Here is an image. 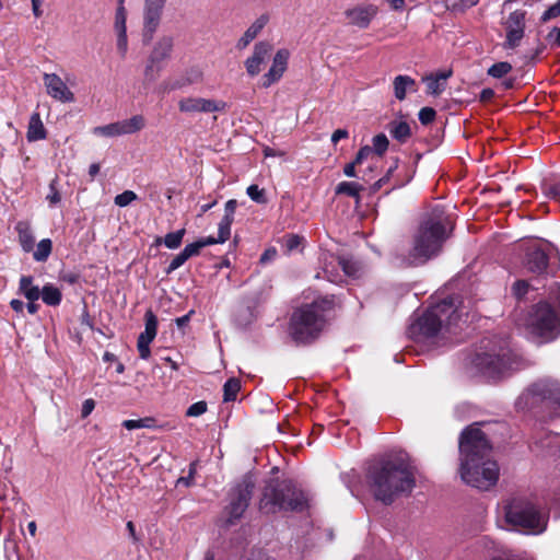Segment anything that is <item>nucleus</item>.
<instances>
[{"label": "nucleus", "instance_id": "nucleus-18", "mask_svg": "<svg viewBox=\"0 0 560 560\" xmlns=\"http://www.w3.org/2000/svg\"><path fill=\"white\" fill-rule=\"evenodd\" d=\"M378 13V8L375 4H357L347 9L343 14L349 25L357 26L365 30L370 26L371 22Z\"/></svg>", "mask_w": 560, "mask_h": 560}, {"label": "nucleus", "instance_id": "nucleus-9", "mask_svg": "<svg viewBox=\"0 0 560 560\" xmlns=\"http://www.w3.org/2000/svg\"><path fill=\"white\" fill-rule=\"evenodd\" d=\"M523 326L533 337L552 341L560 335V315L551 304L539 302L525 315Z\"/></svg>", "mask_w": 560, "mask_h": 560}, {"label": "nucleus", "instance_id": "nucleus-64", "mask_svg": "<svg viewBox=\"0 0 560 560\" xmlns=\"http://www.w3.org/2000/svg\"><path fill=\"white\" fill-rule=\"evenodd\" d=\"M493 96H494V91L490 88H487L480 92L479 98L481 102L487 103V102L491 101L493 98Z\"/></svg>", "mask_w": 560, "mask_h": 560}, {"label": "nucleus", "instance_id": "nucleus-42", "mask_svg": "<svg viewBox=\"0 0 560 560\" xmlns=\"http://www.w3.org/2000/svg\"><path fill=\"white\" fill-rule=\"evenodd\" d=\"M154 420L152 418H142L138 420H125L122 427L127 430H136L141 428H152Z\"/></svg>", "mask_w": 560, "mask_h": 560}, {"label": "nucleus", "instance_id": "nucleus-4", "mask_svg": "<svg viewBox=\"0 0 560 560\" xmlns=\"http://www.w3.org/2000/svg\"><path fill=\"white\" fill-rule=\"evenodd\" d=\"M452 230L453 223L447 215L435 211L431 213L420 224L413 237V246L408 256L402 257V264L406 266L422 265L439 255Z\"/></svg>", "mask_w": 560, "mask_h": 560}, {"label": "nucleus", "instance_id": "nucleus-44", "mask_svg": "<svg viewBox=\"0 0 560 560\" xmlns=\"http://www.w3.org/2000/svg\"><path fill=\"white\" fill-rule=\"evenodd\" d=\"M138 199V196L135 191L132 190H125L124 192L117 195L114 199V202L116 206L118 207H127L129 206L132 201L137 200Z\"/></svg>", "mask_w": 560, "mask_h": 560}, {"label": "nucleus", "instance_id": "nucleus-23", "mask_svg": "<svg viewBox=\"0 0 560 560\" xmlns=\"http://www.w3.org/2000/svg\"><path fill=\"white\" fill-rule=\"evenodd\" d=\"M15 231L22 249L26 253L32 252L35 246V238L31 224L26 221H19L15 225Z\"/></svg>", "mask_w": 560, "mask_h": 560}, {"label": "nucleus", "instance_id": "nucleus-30", "mask_svg": "<svg viewBox=\"0 0 560 560\" xmlns=\"http://www.w3.org/2000/svg\"><path fill=\"white\" fill-rule=\"evenodd\" d=\"M331 264H337V266H340V269L342 270L345 276L353 278L359 276L360 265L351 258L331 256Z\"/></svg>", "mask_w": 560, "mask_h": 560}, {"label": "nucleus", "instance_id": "nucleus-41", "mask_svg": "<svg viewBox=\"0 0 560 560\" xmlns=\"http://www.w3.org/2000/svg\"><path fill=\"white\" fill-rule=\"evenodd\" d=\"M373 147L372 152H375L377 155H383L388 149V139L384 133H378L372 139Z\"/></svg>", "mask_w": 560, "mask_h": 560}, {"label": "nucleus", "instance_id": "nucleus-27", "mask_svg": "<svg viewBox=\"0 0 560 560\" xmlns=\"http://www.w3.org/2000/svg\"><path fill=\"white\" fill-rule=\"evenodd\" d=\"M390 136L397 141L405 143L411 136L410 126L402 120H393L388 124Z\"/></svg>", "mask_w": 560, "mask_h": 560}, {"label": "nucleus", "instance_id": "nucleus-58", "mask_svg": "<svg viewBox=\"0 0 560 560\" xmlns=\"http://www.w3.org/2000/svg\"><path fill=\"white\" fill-rule=\"evenodd\" d=\"M236 207H237V201L235 199H231V200L226 201L223 218L234 220Z\"/></svg>", "mask_w": 560, "mask_h": 560}, {"label": "nucleus", "instance_id": "nucleus-31", "mask_svg": "<svg viewBox=\"0 0 560 560\" xmlns=\"http://www.w3.org/2000/svg\"><path fill=\"white\" fill-rule=\"evenodd\" d=\"M363 190V186L354 182H341L336 187L337 195H347L355 198L357 202L360 201V191Z\"/></svg>", "mask_w": 560, "mask_h": 560}, {"label": "nucleus", "instance_id": "nucleus-13", "mask_svg": "<svg viewBox=\"0 0 560 560\" xmlns=\"http://www.w3.org/2000/svg\"><path fill=\"white\" fill-rule=\"evenodd\" d=\"M145 126V119L142 115H135L129 119L112 122L105 126H97L93 128V133L103 137H119L124 135H131L140 131Z\"/></svg>", "mask_w": 560, "mask_h": 560}, {"label": "nucleus", "instance_id": "nucleus-12", "mask_svg": "<svg viewBox=\"0 0 560 560\" xmlns=\"http://www.w3.org/2000/svg\"><path fill=\"white\" fill-rule=\"evenodd\" d=\"M254 487V482L246 478L232 490L230 503L226 506L230 523L244 514L252 499Z\"/></svg>", "mask_w": 560, "mask_h": 560}, {"label": "nucleus", "instance_id": "nucleus-15", "mask_svg": "<svg viewBox=\"0 0 560 560\" xmlns=\"http://www.w3.org/2000/svg\"><path fill=\"white\" fill-rule=\"evenodd\" d=\"M226 107L225 102L203 98V97H184L178 102V109L186 114L214 113L223 112Z\"/></svg>", "mask_w": 560, "mask_h": 560}, {"label": "nucleus", "instance_id": "nucleus-33", "mask_svg": "<svg viewBox=\"0 0 560 560\" xmlns=\"http://www.w3.org/2000/svg\"><path fill=\"white\" fill-rule=\"evenodd\" d=\"M331 256H334V255L332 254L325 255L324 264H323V271L330 282L337 283L342 280L341 276L339 273L340 266H337V264H331Z\"/></svg>", "mask_w": 560, "mask_h": 560}, {"label": "nucleus", "instance_id": "nucleus-24", "mask_svg": "<svg viewBox=\"0 0 560 560\" xmlns=\"http://www.w3.org/2000/svg\"><path fill=\"white\" fill-rule=\"evenodd\" d=\"M172 50L173 38L164 36L156 42L149 58H151L152 62L161 63L165 59L170 58Z\"/></svg>", "mask_w": 560, "mask_h": 560}, {"label": "nucleus", "instance_id": "nucleus-35", "mask_svg": "<svg viewBox=\"0 0 560 560\" xmlns=\"http://www.w3.org/2000/svg\"><path fill=\"white\" fill-rule=\"evenodd\" d=\"M240 389H241L240 381L237 378H229L223 386L224 401L235 400Z\"/></svg>", "mask_w": 560, "mask_h": 560}, {"label": "nucleus", "instance_id": "nucleus-22", "mask_svg": "<svg viewBox=\"0 0 560 560\" xmlns=\"http://www.w3.org/2000/svg\"><path fill=\"white\" fill-rule=\"evenodd\" d=\"M268 21L269 16L267 14H262L257 18L237 40L236 48L238 50L245 49L258 36L267 25Z\"/></svg>", "mask_w": 560, "mask_h": 560}, {"label": "nucleus", "instance_id": "nucleus-40", "mask_svg": "<svg viewBox=\"0 0 560 560\" xmlns=\"http://www.w3.org/2000/svg\"><path fill=\"white\" fill-rule=\"evenodd\" d=\"M247 196L259 205H265L268 202L266 190L259 188L257 185H250L246 189Z\"/></svg>", "mask_w": 560, "mask_h": 560}, {"label": "nucleus", "instance_id": "nucleus-32", "mask_svg": "<svg viewBox=\"0 0 560 560\" xmlns=\"http://www.w3.org/2000/svg\"><path fill=\"white\" fill-rule=\"evenodd\" d=\"M145 327L144 331L139 335V337H144V339L154 340L158 332V318L155 314L148 310L144 314Z\"/></svg>", "mask_w": 560, "mask_h": 560}, {"label": "nucleus", "instance_id": "nucleus-47", "mask_svg": "<svg viewBox=\"0 0 560 560\" xmlns=\"http://www.w3.org/2000/svg\"><path fill=\"white\" fill-rule=\"evenodd\" d=\"M153 340L144 339V337H138L137 348L139 357L143 360H148L151 355L150 343Z\"/></svg>", "mask_w": 560, "mask_h": 560}, {"label": "nucleus", "instance_id": "nucleus-16", "mask_svg": "<svg viewBox=\"0 0 560 560\" xmlns=\"http://www.w3.org/2000/svg\"><path fill=\"white\" fill-rule=\"evenodd\" d=\"M166 0H145L144 22H143V40L150 43L155 31L160 25L163 8Z\"/></svg>", "mask_w": 560, "mask_h": 560}, {"label": "nucleus", "instance_id": "nucleus-54", "mask_svg": "<svg viewBox=\"0 0 560 560\" xmlns=\"http://www.w3.org/2000/svg\"><path fill=\"white\" fill-rule=\"evenodd\" d=\"M560 16V0L549 7L541 15V22H547L551 19Z\"/></svg>", "mask_w": 560, "mask_h": 560}, {"label": "nucleus", "instance_id": "nucleus-43", "mask_svg": "<svg viewBox=\"0 0 560 560\" xmlns=\"http://www.w3.org/2000/svg\"><path fill=\"white\" fill-rule=\"evenodd\" d=\"M234 220L222 218L219 223L218 231V241H222L223 243L230 238L231 235V225Z\"/></svg>", "mask_w": 560, "mask_h": 560}, {"label": "nucleus", "instance_id": "nucleus-49", "mask_svg": "<svg viewBox=\"0 0 560 560\" xmlns=\"http://www.w3.org/2000/svg\"><path fill=\"white\" fill-rule=\"evenodd\" d=\"M528 289L529 284L526 280H517L512 287V292L516 299L521 300L526 295Z\"/></svg>", "mask_w": 560, "mask_h": 560}, {"label": "nucleus", "instance_id": "nucleus-63", "mask_svg": "<svg viewBox=\"0 0 560 560\" xmlns=\"http://www.w3.org/2000/svg\"><path fill=\"white\" fill-rule=\"evenodd\" d=\"M195 313L194 310L189 311L186 315L182 316V317H177L175 319V323L177 325L178 328H184L185 326L188 325L189 320H190V317L191 315Z\"/></svg>", "mask_w": 560, "mask_h": 560}, {"label": "nucleus", "instance_id": "nucleus-46", "mask_svg": "<svg viewBox=\"0 0 560 560\" xmlns=\"http://www.w3.org/2000/svg\"><path fill=\"white\" fill-rule=\"evenodd\" d=\"M303 237L296 234H288L283 237V245L288 253L295 250L302 243Z\"/></svg>", "mask_w": 560, "mask_h": 560}, {"label": "nucleus", "instance_id": "nucleus-55", "mask_svg": "<svg viewBox=\"0 0 560 560\" xmlns=\"http://www.w3.org/2000/svg\"><path fill=\"white\" fill-rule=\"evenodd\" d=\"M201 248H202V244H200V242L198 240V241H196L194 243H190V244L186 245L184 247L183 252L185 253V255L189 259L190 257L199 255Z\"/></svg>", "mask_w": 560, "mask_h": 560}, {"label": "nucleus", "instance_id": "nucleus-51", "mask_svg": "<svg viewBox=\"0 0 560 560\" xmlns=\"http://www.w3.org/2000/svg\"><path fill=\"white\" fill-rule=\"evenodd\" d=\"M188 260L185 253L182 250L178 255H176L172 261L170 262L168 267L166 268L165 272L167 275H171L173 271L178 269L180 266H183Z\"/></svg>", "mask_w": 560, "mask_h": 560}, {"label": "nucleus", "instance_id": "nucleus-60", "mask_svg": "<svg viewBox=\"0 0 560 560\" xmlns=\"http://www.w3.org/2000/svg\"><path fill=\"white\" fill-rule=\"evenodd\" d=\"M372 154V148L369 145L362 147L354 159L355 163L361 164L365 159Z\"/></svg>", "mask_w": 560, "mask_h": 560}, {"label": "nucleus", "instance_id": "nucleus-50", "mask_svg": "<svg viewBox=\"0 0 560 560\" xmlns=\"http://www.w3.org/2000/svg\"><path fill=\"white\" fill-rule=\"evenodd\" d=\"M436 116V112L432 107H423L418 114V118L422 125L431 124Z\"/></svg>", "mask_w": 560, "mask_h": 560}, {"label": "nucleus", "instance_id": "nucleus-26", "mask_svg": "<svg viewBox=\"0 0 560 560\" xmlns=\"http://www.w3.org/2000/svg\"><path fill=\"white\" fill-rule=\"evenodd\" d=\"M394 95L398 101H404L408 90L415 91L416 81L409 75L399 74L393 81Z\"/></svg>", "mask_w": 560, "mask_h": 560}, {"label": "nucleus", "instance_id": "nucleus-29", "mask_svg": "<svg viewBox=\"0 0 560 560\" xmlns=\"http://www.w3.org/2000/svg\"><path fill=\"white\" fill-rule=\"evenodd\" d=\"M43 302L48 306H58L62 300L61 291L52 283H46L39 289Z\"/></svg>", "mask_w": 560, "mask_h": 560}, {"label": "nucleus", "instance_id": "nucleus-7", "mask_svg": "<svg viewBox=\"0 0 560 560\" xmlns=\"http://www.w3.org/2000/svg\"><path fill=\"white\" fill-rule=\"evenodd\" d=\"M504 520L511 529L525 534H541L548 523V514L533 501L515 497L503 505Z\"/></svg>", "mask_w": 560, "mask_h": 560}, {"label": "nucleus", "instance_id": "nucleus-62", "mask_svg": "<svg viewBox=\"0 0 560 560\" xmlns=\"http://www.w3.org/2000/svg\"><path fill=\"white\" fill-rule=\"evenodd\" d=\"M349 137V133L346 129H337L331 135V142L334 144H337L339 140L347 139Z\"/></svg>", "mask_w": 560, "mask_h": 560}, {"label": "nucleus", "instance_id": "nucleus-38", "mask_svg": "<svg viewBox=\"0 0 560 560\" xmlns=\"http://www.w3.org/2000/svg\"><path fill=\"white\" fill-rule=\"evenodd\" d=\"M185 229H180L176 232L167 233L164 237V245L170 249H176L180 246L183 237L185 235Z\"/></svg>", "mask_w": 560, "mask_h": 560}, {"label": "nucleus", "instance_id": "nucleus-48", "mask_svg": "<svg viewBox=\"0 0 560 560\" xmlns=\"http://www.w3.org/2000/svg\"><path fill=\"white\" fill-rule=\"evenodd\" d=\"M197 472V462H192L189 465L188 475L185 477H179L177 479V486L183 485L185 487H190L194 485L195 475Z\"/></svg>", "mask_w": 560, "mask_h": 560}, {"label": "nucleus", "instance_id": "nucleus-39", "mask_svg": "<svg viewBox=\"0 0 560 560\" xmlns=\"http://www.w3.org/2000/svg\"><path fill=\"white\" fill-rule=\"evenodd\" d=\"M124 1L125 0L118 1V8L116 10L115 25H114L116 32L127 31V27H126L127 11L124 5Z\"/></svg>", "mask_w": 560, "mask_h": 560}, {"label": "nucleus", "instance_id": "nucleus-21", "mask_svg": "<svg viewBox=\"0 0 560 560\" xmlns=\"http://www.w3.org/2000/svg\"><path fill=\"white\" fill-rule=\"evenodd\" d=\"M19 290L28 301L26 307L30 314H36L39 310V305L36 301L40 296V291L38 285L34 284V279L32 276H22L19 282Z\"/></svg>", "mask_w": 560, "mask_h": 560}, {"label": "nucleus", "instance_id": "nucleus-10", "mask_svg": "<svg viewBox=\"0 0 560 560\" xmlns=\"http://www.w3.org/2000/svg\"><path fill=\"white\" fill-rule=\"evenodd\" d=\"M517 404L527 408L545 404L555 417H560V384L555 380H539L520 396Z\"/></svg>", "mask_w": 560, "mask_h": 560}, {"label": "nucleus", "instance_id": "nucleus-20", "mask_svg": "<svg viewBox=\"0 0 560 560\" xmlns=\"http://www.w3.org/2000/svg\"><path fill=\"white\" fill-rule=\"evenodd\" d=\"M289 58L290 51L285 48L275 54L270 69L262 75V88L267 89L280 81L288 69Z\"/></svg>", "mask_w": 560, "mask_h": 560}, {"label": "nucleus", "instance_id": "nucleus-61", "mask_svg": "<svg viewBox=\"0 0 560 560\" xmlns=\"http://www.w3.org/2000/svg\"><path fill=\"white\" fill-rule=\"evenodd\" d=\"M50 194L47 195V200L49 201L50 205H57L58 202H60L61 200V197H60V194L59 191L56 189L55 187V184L51 183L50 186Z\"/></svg>", "mask_w": 560, "mask_h": 560}, {"label": "nucleus", "instance_id": "nucleus-34", "mask_svg": "<svg viewBox=\"0 0 560 560\" xmlns=\"http://www.w3.org/2000/svg\"><path fill=\"white\" fill-rule=\"evenodd\" d=\"M52 243L49 238L42 240L37 245L36 249L33 253V258L36 261H46L51 254Z\"/></svg>", "mask_w": 560, "mask_h": 560}, {"label": "nucleus", "instance_id": "nucleus-6", "mask_svg": "<svg viewBox=\"0 0 560 560\" xmlns=\"http://www.w3.org/2000/svg\"><path fill=\"white\" fill-rule=\"evenodd\" d=\"M308 506L306 493L292 480L272 479L264 488L259 509L264 513L302 512Z\"/></svg>", "mask_w": 560, "mask_h": 560}, {"label": "nucleus", "instance_id": "nucleus-2", "mask_svg": "<svg viewBox=\"0 0 560 560\" xmlns=\"http://www.w3.org/2000/svg\"><path fill=\"white\" fill-rule=\"evenodd\" d=\"M462 317L458 299L450 296L430 305L410 324L408 335L417 342L436 343L438 340L446 339L457 332Z\"/></svg>", "mask_w": 560, "mask_h": 560}, {"label": "nucleus", "instance_id": "nucleus-3", "mask_svg": "<svg viewBox=\"0 0 560 560\" xmlns=\"http://www.w3.org/2000/svg\"><path fill=\"white\" fill-rule=\"evenodd\" d=\"M366 483L375 500L388 505L398 495L410 492L416 485V480L402 459L388 458L369 467Z\"/></svg>", "mask_w": 560, "mask_h": 560}, {"label": "nucleus", "instance_id": "nucleus-11", "mask_svg": "<svg viewBox=\"0 0 560 560\" xmlns=\"http://www.w3.org/2000/svg\"><path fill=\"white\" fill-rule=\"evenodd\" d=\"M474 368L489 377H498L511 369L510 350L501 347L499 352H477L471 360Z\"/></svg>", "mask_w": 560, "mask_h": 560}, {"label": "nucleus", "instance_id": "nucleus-37", "mask_svg": "<svg viewBox=\"0 0 560 560\" xmlns=\"http://www.w3.org/2000/svg\"><path fill=\"white\" fill-rule=\"evenodd\" d=\"M478 2L479 0H446V8L452 12H465Z\"/></svg>", "mask_w": 560, "mask_h": 560}, {"label": "nucleus", "instance_id": "nucleus-57", "mask_svg": "<svg viewBox=\"0 0 560 560\" xmlns=\"http://www.w3.org/2000/svg\"><path fill=\"white\" fill-rule=\"evenodd\" d=\"M94 408H95L94 399H92V398L85 399L82 404L81 417L83 419L88 418L92 413Z\"/></svg>", "mask_w": 560, "mask_h": 560}, {"label": "nucleus", "instance_id": "nucleus-36", "mask_svg": "<svg viewBox=\"0 0 560 560\" xmlns=\"http://www.w3.org/2000/svg\"><path fill=\"white\" fill-rule=\"evenodd\" d=\"M512 69H513V67L510 62L500 61V62L492 65L488 69L487 73H488V75H490L492 78L501 79V78L505 77L506 74H509L512 71Z\"/></svg>", "mask_w": 560, "mask_h": 560}, {"label": "nucleus", "instance_id": "nucleus-56", "mask_svg": "<svg viewBox=\"0 0 560 560\" xmlns=\"http://www.w3.org/2000/svg\"><path fill=\"white\" fill-rule=\"evenodd\" d=\"M545 192L549 198L560 200V180L548 185Z\"/></svg>", "mask_w": 560, "mask_h": 560}, {"label": "nucleus", "instance_id": "nucleus-59", "mask_svg": "<svg viewBox=\"0 0 560 560\" xmlns=\"http://www.w3.org/2000/svg\"><path fill=\"white\" fill-rule=\"evenodd\" d=\"M397 168V164L395 166H390L386 173L385 176L380 178L374 185H373V191H377L381 187H383L388 180L393 172Z\"/></svg>", "mask_w": 560, "mask_h": 560}, {"label": "nucleus", "instance_id": "nucleus-45", "mask_svg": "<svg viewBox=\"0 0 560 560\" xmlns=\"http://www.w3.org/2000/svg\"><path fill=\"white\" fill-rule=\"evenodd\" d=\"M161 70L159 62H152L151 58L148 59V63L144 69V78L149 82H153L159 77V72Z\"/></svg>", "mask_w": 560, "mask_h": 560}, {"label": "nucleus", "instance_id": "nucleus-53", "mask_svg": "<svg viewBox=\"0 0 560 560\" xmlns=\"http://www.w3.org/2000/svg\"><path fill=\"white\" fill-rule=\"evenodd\" d=\"M117 50L124 58L128 50L127 31L117 32Z\"/></svg>", "mask_w": 560, "mask_h": 560}, {"label": "nucleus", "instance_id": "nucleus-14", "mask_svg": "<svg viewBox=\"0 0 560 560\" xmlns=\"http://www.w3.org/2000/svg\"><path fill=\"white\" fill-rule=\"evenodd\" d=\"M526 24V12L515 10L510 13L505 22L506 36L504 40V48L514 49L517 47L524 37Z\"/></svg>", "mask_w": 560, "mask_h": 560}, {"label": "nucleus", "instance_id": "nucleus-28", "mask_svg": "<svg viewBox=\"0 0 560 560\" xmlns=\"http://www.w3.org/2000/svg\"><path fill=\"white\" fill-rule=\"evenodd\" d=\"M26 137L28 141H37L46 138V130L38 113L31 116Z\"/></svg>", "mask_w": 560, "mask_h": 560}, {"label": "nucleus", "instance_id": "nucleus-19", "mask_svg": "<svg viewBox=\"0 0 560 560\" xmlns=\"http://www.w3.org/2000/svg\"><path fill=\"white\" fill-rule=\"evenodd\" d=\"M44 84L47 94L61 103H72L75 97L73 92L67 86L63 80L56 73H44Z\"/></svg>", "mask_w": 560, "mask_h": 560}, {"label": "nucleus", "instance_id": "nucleus-25", "mask_svg": "<svg viewBox=\"0 0 560 560\" xmlns=\"http://www.w3.org/2000/svg\"><path fill=\"white\" fill-rule=\"evenodd\" d=\"M452 75V70L439 72L436 74L428 75L427 81L428 93L432 95H440L446 88V80Z\"/></svg>", "mask_w": 560, "mask_h": 560}, {"label": "nucleus", "instance_id": "nucleus-8", "mask_svg": "<svg viewBox=\"0 0 560 560\" xmlns=\"http://www.w3.org/2000/svg\"><path fill=\"white\" fill-rule=\"evenodd\" d=\"M522 267L535 275H555L560 268L558 249L542 238H529L520 245Z\"/></svg>", "mask_w": 560, "mask_h": 560}, {"label": "nucleus", "instance_id": "nucleus-5", "mask_svg": "<svg viewBox=\"0 0 560 560\" xmlns=\"http://www.w3.org/2000/svg\"><path fill=\"white\" fill-rule=\"evenodd\" d=\"M335 305L334 296H324L294 310L289 324L292 339L299 343H310L318 338Z\"/></svg>", "mask_w": 560, "mask_h": 560}, {"label": "nucleus", "instance_id": "nucleus-17", "mask_svg": "<svg viewBox=\"0 0 560 560\" xmlns=\"http://www.w3.org/2000/svg\"><path fill=\"white\" fill-rule=\"evenodd\" d=\"M273 45L268 40H260L254 45L252 55L245 60V69L249 77L260 73L262 66L269 59Z\"/></svg>", "mask_w": 560, "mask_h": 560}, {"label": "nucleus", "instance_id": "nucleus-52", "mask_svg": "<svg viewBox=\"0 0 560 560\" xmlns=\"http://www.w3.org/2000/svg\"><path fill=\"white\" fill-rule=\"evenodd\" d=\"M207 411V402L201 400L192 404L186 411L187 417H199Z\"/></svg>", "mask_w": 560, "mask_h": 560}, {"label": "nucleus", "instance_id": "nucleus-1", "mask_svg": "<svg viewBox=\"0 0 560 560\" xmlns=\"http://www.w3.org/2000/svg\"><path fill=\"white\" fill-rule=\"evenodd\" d=\"M459 474L474 488L489 490L500 475L498 463L491 458L492 447L486 434L476 425L467 427L459 438Z\"/></svg>", "mask_w": 560, "mask_h": 560}]
</instances>
